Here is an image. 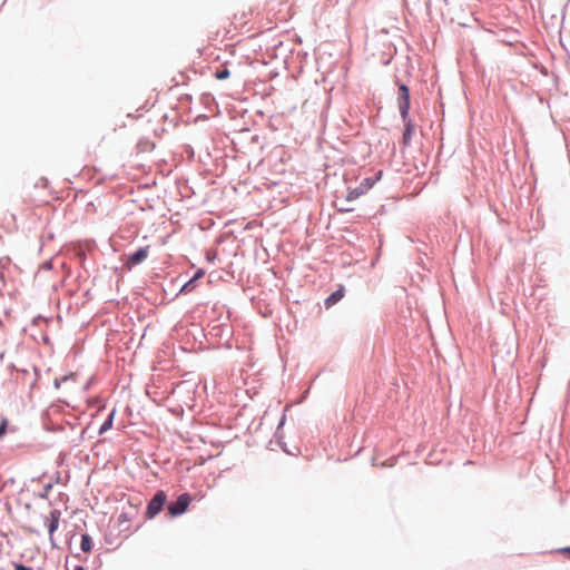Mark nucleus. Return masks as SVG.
Segmentation results:
<instances>
[{
  "label": "nucleus",
  "mask_w": 570,
  "mask_h": 570,
  "mask_svg": "<svg viewBox=\"0 0 570 570\" xmlns=\"http://www.w3.org/2000/svg\"><path fill=\"white\" fill-rule=\"evenodd\" d=\"M138 508L129 504L128 508H124L117 517V525L119 531H129L132 521L138 517Z\"/></svg>",
  "instance_id": "nucleus-1"
},
{
  "label": "nucleus",
  "mask_w": 570,
  "mask_h": 570,
  "mask_svg": "<svg viewBox=\"0 0 570 570\" xmlns=\"http://www.w3.org/2000/svg\"><path fill=\"white\" fill-rule=\"evenodd\" d=\"M382 171H379L375 178H365L361 181L360 186L351 189L346 196L348 202L355 200L371 189L374 184L380 179Z\"/></svg>",
  "instance_id": "nucleus-2"
},
{
  "label": "nucleus",
  "mask_w": 570,
  "mask_h": 570,
  "mask_svg": "<svg viewBox=\"0 0 570 570\" xmlns=\"http://www.w3.org/2000/svg\"><path fill=\"white\" fill-rule=\"evenodd\" d=\"M166 499L167 497L165 492L158 491L148 503L146 518L153 519L154 517H156L163 510Z\"/></svg>",
  "instance_id": "nucleus-3"
},
{
  "label": "nucleus",
  "mask_w": 570,
  "mask_h": 570,
  "mask_svg": "<svg viewBox=\"0 0 570 570\" xmlns=\"http://www.w3.org/2000/svg\"><path fill=\"white\" fill-rule=\"evenodd\" d=\"M190 503V497L187 493L180 494L175 502L168 505V512L173 517L183 514Z\"/></svg>",
  "instance_id": "nucleus-4"
},
{
  "label": "nucleus",
  "mask_w": 570,
  "mask_h": 570,
  "mask_svg": "<svg viewBox=\"0 0 570 570\" xmlns=\"http://www.w3.org/2000/svg\"><path fill=\"white\" fill-rule=\"evenodd\" d=\"M399 109L403 120H406L410 110V90L407 86L401 85L399 87Z\"/></svg>",
  "instance_id": "nucleus-5"
},
{
  "label": "nucleus",
  "mask_w": 570,
  "mask_h": 570,
  "mask_svg": "<svg viewBox=\"0 0 570 570\" xmlns=\"http://www.w3.org/2000/svg\"><path fill=\"white\" fill-rule=\"evenodd\" d=\"M149 246L141 247L137 249L135 253L129 255L125 262V266L130 269L134 266L142 263L149 255Z\"/></svg>",
  "instance_id": "nucleus-6"
},
{
  "label": "nucleus",
  "mask_w": 570,
  "mask_h": 570,
  "mask_svg": "<svg viewBox=\"0 0 570 570\" xmlns=\"http://www.w3.org/2000/svg\"><path fill=\"white\" fill-rule=\"evenodd\" d=\"M344 296V288L341 287L338 288L337 291H335L334 293H332L326 299H325V306L327 308H330L331 306H333L334 304H336L337 302H340Z\"/></svg>",
  "instance_id": "nucleus-7"
},
{
  "label": "nucleus",
  "mask_w": 570,
  "mask_h": 570,
  "mask_svg": "<svg viewBox=\"0 0 570 570\" xmlns=\"http://www.w3.org/2000/svg\"><path fill=\"white\" fill-rule=\"evenodd\" d=\"M404 121H405V129L403 132V141H404V144H407L414 132V125L407 119Z\"/></svg>",
  "instance_id": "nucleus-8"
},
{
  "label": "nucleus",
  "mask_w": 570,
  "mask_h": 570,
  "mask_svg": "<svg viewBox=\"0 0 570 570\" xmlns=\"http://www.w3.org/2000/svg\"><path fill=\"white\" fill-rule=\"evenodd\" d=\"M114 416H115V410H112L108 417L106 419V421L101 424V426L99 428V434H102L105 432H107L111 425H112V421H114Z\"/></svg>",
  "instance_id": "nucleus-9"
},
{
  "label": "nucleus",
  "mask_w": 570,
  "mask_h": 570,
  "mask_svg": "<svg viewBox=\"0 0 570 570\" xmlns=\"http://www.w3.org/2000/svg\"><path fill=\"white\" fill-rule=\"evenodd\" d=\"M81 550L85 552H89L91 550V539L88 534H83L81 539Z\"/></svg>",
  "instance_id": "nucleus-10"
},
{
  "label": "nucleus",
  "mask_w": 570,
  "mask_h": 570,
  "mask_svg": "<svg viewBox=\"0 0 570 570\" xmlns=\"http://www.w3.org/2000/svg\"><path fill=\"white\" fill-rule=\"evenodd\" d=\"M214 76L218 80H225L230 76V72L226 67H224L223 69L217 70Z\"/></svg>",
  "instance_id": "nucleus-11"
},
{
  "label": "nucleus",
  "mask_w": 570,
  "mask_h": 570,
  "mask_svg": "<svg viewBox=\"0 0 570 570\" xmlns=\"http://www.w3.org/2000/svg\"><path fill=\"white\" fill-rule=\"evenodd\" d=\"M7 426H8V420L7 419H2L1 422H0V439L6 434Z\"/></svg>",
  "instance_id": "nucleus-12"
},
{
  "label": "nucleus",
  "mask_w": 570,
  "mask_h": 570,
  "mask_svg": "<svg viewBox=\"0 0 570 570\" xmlns=\"http://www.w3.org/2000/svg\"><path fill=\"white\" fill-rule=\"evenodd\" d=\"M57 525H58V519L52 518L50 525H49V532L52 533L53 530L57 528Z\"/></svg>",
  "instance_id": "nucleus-13"
},
{
  "label": "nucleus",
  "mask_w": 570,
  "mask_h": 570,
  "mask_svg": "<svg viewBox=\"0 0 570 570\" xmlns=\"http://www.w3.org/2000/svg\"><path fill=\"white\" fill-rule=\"evenodd\" d=\"M194 283H195V281L191 278L188 283H186V284L183 286L181 291H183V292H184V291H185V292L189 291V289L193 287Z\"/></svg>",
  "instance_id": "nucleus-14"
},
{
  "label": "nucleus",
  "mask_w": 570,
  "mask_h": 570,
  "mask_svg": "<svg viewBox=\"0 0 570 570\" xmlns=\"http://www.w3.org/2000/svg\"><path fill=\"white\" fill-rule=\"evenodd\" d=\"M73 255L81 257L83 255V252L81 248L78 249L73 246Z\"/></svg>",
  "instance_id": "nucleus-15"
},
{
  "label": "nucleus",
  "mask_w": 570,
  "mask_h": 570,
  "mask_svg": "<svg viewBox=\"0 0 570 570\" xmlns=\"http://www.w3.org/2000/svg\"><path fill=\"white\" fill-rule=\"evenodd\" d=\"M204 276V272L203 271H198L195 276L193 277V279L196 282L197 279L202 278Z\"/></svg>",
  "instance_id": "nucleus-16"
},
{
  "label": "nucleus",
  "mask_w": 570,
  "mask_h": 570,
  "mask_svg": "<svg viewBox=\"0 0 570 570\" xmlns=\"http://www.w3.org/2000/svg\"><path fill=\"white\" fill-rule=\"evenodd\" d=\"M16 570H32V569H31V568H29V567H26V566H23V564H17V566H16Z\"/></svg>",
  "instance_id": "nucleus-17"
},
{
  "label": "nucleus",
  "mask_w": 570,
  "mask_h": 570,
  "mask_svg": "<svg viewBox=\"0 0 570 570\" xmlns=\"http://www.w3.org/2000/svg\"><path fill=\"white\" fill-rule=\"evenodd\" d=\"M562 553H566L568 554V557L570 558V548H563L560 550Z\"/></svg>",
  "instance_id": "nucleus-18"
},
{
  "label": "nucleus",
  "mask_w": 570,
  "mask_h": 570,
  "mask_svg": "<svg viewBox=\"0 0 570 570\" xmlns=\"http://www.w3.org/2000/svg\"><path fill=\"white\" fill-rule=\"evenodd\" d=\"M338 210H340V212H350L351 209H350V208H343V207H341Z\"/></svg>",
  "instance_id": "nucleus-19"
},
{
  "label": "nucleus",
  "mask_w": 570,
  "mask_h": 570,
  "mask_svg": "<svg viewBox=\"0 0 570 570\" xmlns=\"http://www.w3.org/2000/svg\"><path fill=\"white\" fill-rule=\"evenodd\" d=\"M75 570H85L82 567H77Z\"/></svg>",
  "instance_id": "nucleus-20"
}]
</instances>
